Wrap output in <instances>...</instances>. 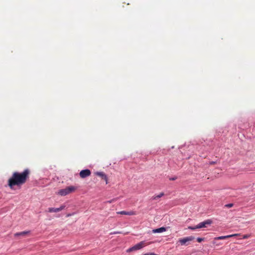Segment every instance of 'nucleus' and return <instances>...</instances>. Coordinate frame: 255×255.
Listing matches in <instances>:
<instances>
[{"label":"nucleus","mask_w":255,"mask_h":255,"mask_svg":"<svg viewBox=\"0 0 255 255\" xmlns=\"http://www.w3.org/2000/svg\"><path fill=\"white\" fill-rule=\"evenodd\" d=\"M29 171L25 170L22 173L14 172L8 180L7 184L10 189H13L14 186H20L24 184L29 177Z\"/></svg>","instance_id":"obj_1"},{"label":"nucleus","mask_w":255,"mask_h":255,"mask_svg":"<svg viewBox=\"0 0 255 255\" xmlns=\"http://www.w3.org/2000/svg\"><path fill=\"white\" fill-rule=\"evenodd\" d=\"M76 190V187L71 186H68L65 189H62L58 191V194L61 196H66L72 192H74Z\"/></svg>","instance_id":"obj_2"},{"label":"nucleus","mask_w":255,"mask_h":255,"mask_svg":"<svg viewBox=\"0 0 255 255\" xmlns=\"http://www.w3.org/2000/svg\"><path fill=\"white\" fill-rule=\"evenodd\" d=\"M146 246V243L145 242L142 241L140 242V243L136 244L132 247L129 248L128 250V252H130L133 251L138 250L141 249H142L143 247H145Z\"/></svg>","instance_id":"obj_3"},{"label":"nucleus","mask_w":255,"mask_h":255,"mask_svg":"<svg viewBox=\"0 0 255 255\" xmlns=\"http://www.w3.org/2000/svg\"><path fill=\"white\" fill-rule=\"evenodd\" d=\"M212 223L211 220H207L204 222H201L196 225V228L200 229L203 228H206V225H210Z\"/></svg>","instance_id":"obj_4"},{"label":"nucleus","mask_w":255,"mask_h":255,"mask_svg":"<svg viewBox=\"0 0 255 255\" xmlns=\"http://www.w3.org/2000/svg\"><path fill=\"white\" fill-rule=\"evenodd\" d=\"M194 238L192 236L187 237L183 239H180L179 240V242L181 244V245H186V244L190 241L194 240Z\"/></svg>","instance_id":"obj_5"},{"label":"nucleus","mask_w":255,"mask_h":255,"mask_svg":"<svg viewBox=\"0 0 255 255\" xmlns=\"http://www.w3.org/2000/svg\"><path fill=\"white\" fill-rule=\"evenodd\" d=\"M91 171L89 169L82 170L80 172V176L82 178H84L89 176L91 175Z\"/></svg>","instance_id":"obj_6"},{"label":"nucleus","mask_w":255,"mask_h":255,"mask_svg":"<svg viewBox=\"0 0 255 255\" xmlns=\"http://www.w3.org/2000/svg\"><path fill=\"white\" fill-rule=\"evenodd\" d=\"M30 231H23L21 232L16 233L14 234V236L15 237H25L27 236H30Z\"/></svg>","instance_id":"obj_7"},{"label":"nucleus","mask_w":255,"mask_h":255,"mask_svg":"<svg viewBox=\"0 0 255 255\" xmlns=\"http://www.w3.org/2000/svg\"><path fill=\"white\" fill-rule=\"evenodd\" d=\"M65 208V205H62L59 208H49L48 209V211L50 213L58 212L63 210Z\"/></svg>","instance_id":"obj_8"},{"label":"nucleus","mask_w":255,"mask_h":255,"mask_svg":"<svg viewBox=\"0 0 255 255\" xmlns=\"http://www.w3.org/2000/svg\"><path fill=\"white\" fill-rule=\"evenodd\" d=\"M118 214H121V215H136V212L133 211H130L129 212L125 211H122L117 212Z\"/></svg>","instance_id":"obj_9"},{"label":"nucleus","mask_w":255,"mask_h":255,"mask_svg":"<svg viewBox=\"0 0 255 255\" xmlns=\"http://www.w3.org/2000/svg\"><path fill=\"white\" fill-rule=\"evenodd\" d=\"M96 174L99 176H100L105 180L106 182V184L108 183V179L106 175L103 172H97L96 173Z\"/></svg>","instance_id":"obj_10"},{"label":"nucleus","mask_w":255,"mask_h":255,"mask_svg":"<svg viewBox=\"0 0 255 255\" xmlns=\"http://www.w3.org/2000/svg\"><path fill=\"white\" fill-rule=\"evenodd\" d=\"M165 231H166V228L164 227H161L152 230L153 233H162Z\"/></svg>","instance_id":"obj_11"},{"label":"nucleus","mask_w":255,"mask_h":255,"mask_svg":"<svg viewBox=\"0 0 255 255\" xmlns=\"http://www.w3.org/2000/svg\"><path fill=\"white\" fill-rule=\"evenodd\" d=\"M164 195V193L163 192H161V193H160L158 195H155V196H152V198H151V199L152 200H157L158 199H159V198L162 197V196H163Z\"/></svg>","instance_id":"obj_12"},{"label":"nucleus","mask_w":255,"mask_h":255,"mask_svg":"<svg viewBox=\"0 0 255 255\" xmlns=\"http://www.w3.org/2000/svg\"><path fill=\"white\" fill-rule=\"evenodd\" d=\"M229 238V235H227V236H220V237H216L214 238V240H224V239H228Z\"/></svg>","instance_id":"obj_13"},{"label":"nucleus","mask_w":255,"mask_h":255,"mask_svg":"<svg viewBox=\"0 0 255 255\" xmlns=\"http://www.w3.org/2000/svg\"><path fill=\"white\" fill-rule=\"evenodd\" d=\"M233 203H230V204H226L225 205V207H227V208H231L233 206Z\"/></svg>","instance_id":"obj_14"},{"label":"nucleus","mask_w":255,"mask_h":255,"mask_svg":"<svg viewBox=\"0 0 255 255\" xmlns=\"http://www.w3.org/2000/svg\"><path fill=\"white\" fill-rule=\"evenodd\" d=\"M250 237H251L250 235H249V234L244 235L243 237V239H248Z\"/></svg>","instance_id":"obj_15"},{"label":"nucleus","mask_w":255,"mask_h":255,"mask_svg":"<svg viewBox=\"0 0 255 255\" xmlns=\"http://www.w3.org/2000/svg\"><path fill=\"white\" fill-rule=\"evenodd\" d=\"M204 240V238H198L197 241L198 242L200 243Z\"/></svg>","instance_id":"obj_16"},{"label":"nucleus","mask_w":255,"mask_h":255,"mask_svg":"<svg viewBox=\"0 0 255 255\" xmlns=\"http://www.w3.org/2000/svg\"><path fill=\"white\" fill-rule=\"evenodd\" d=\"M188 228L189 229H191V230H195V229H197L198 228H196V226H195V227H191V226H189L188 227Z\"/></svg>","instance_id":"obj_17"},{"label":"nucleus","mask_w":255,"mask_h":255,"mask_svg":"<svg viewBox=\"0 0 255 255\" xmlns=\"http://www.w3.org/2000/svg\"><path fill=\"white\" fill-rule=\"evenodd\" d=\"M239 235V234H235L230 235H229V238H230L233 237H236Z\"/></svg>","instance_id":"obj_18"},{"label":"nucleus","mask_w":255,"mask_h":255,"mask_svg":"<svg viewBox=\"0 0 255 255\" xmlns=\"http://www.w3.org/2000/svg\"><path fill=\"white\" fill-rule=\"evenodd\" d=\"M217 163V161H211L209 162L210 165H214Z\"/></svg>","instance_id":"obj_19"},{"label":"nucleus","mask_w":255,"mask_h":255,"mask_svg":"<svg viewBox=\"0 0 255 255\" xmlns=\"http://www.w3.org/2000/svg\"><path fill=\"white\" fill-rule=\"evenodd\" d=\"M113 201H114V200H111V201H108L107 202H108V203H112Z\"/></svg>","instance_id":"obj_20"},{"label":"nucleus","mask_w":255,"mask_h":255,"mask_svg":"<svg viewBox=\"0 0 255 255\" xmlns=\"http://www.w3.org/2000/svg\"><path fill=\"white\" fill-rule=\"evenodd\" d=\"M176 178H177L176 177H174V178L170 179V180H174L176 179Z\"/></svg>","instance_id":"obj_21"},{"label":"nucleus","mask_w":255,"mask_h":255,"mask_svg":"<svg viewBox=\"0 0 255 255\" xmlns=\"http://www.w3.org/2000/svg\"><path fill=\"white\" fill-rule=\"evenodd\" d=\"M149 255H156L154 253H149Z\"/></svg>","instance_id":"obj_22"},{"label":"nucleus","mask_w":255,"mask_h":255,"mask_svg":"<svg viewBox=\"0 0 255 255\" xmlns=\"http://www.w3.org/2000/svg\"><path fill=\"white\" fill-rule=\"evenodd\" d=\"M72 215V214H68V215H67V217L71 216Z\"/></svg>","instance_id":"obj_23"},{"label":"nucleus","mask_w":255,"mask_h":255,"mask_svg":"<svg viewBox=\"0 0 255 255\" xmlns=\"http://www.w3.org/2000/svg\"><path fill=\"white\" fill-rule=\"evenodd\" d=\"M121 233L120 232H116V233H114V234H120Z\"/></svg>","instance_id":"obj_24"}]
</instances>
